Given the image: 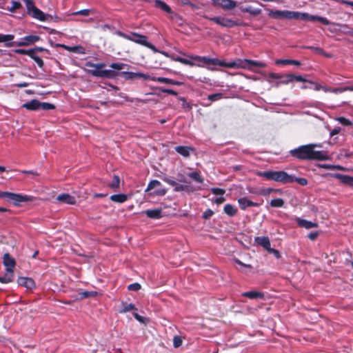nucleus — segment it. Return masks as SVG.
Masks as SVG:
<instances>
[{
	"label": "nucleus",
	"instance_id": "nucleus-1",
	"mask_svg": "<svg viewBox=\"0 0 353 353\" xmlns=\"http://www.w3.org/2000/svg\"><path fill=\"white\" fill-rule=\"evenodd\" d=\"M192 60L203 62L206 65H219L228 68H243L250 70H254L255 67L265 68L266 64L251 59H238L235 61L225 62L216 58H210L208 57H201L198 55H192L190 57Z\"/></svg>",
	"mask_w": 353,
	"mask_h": 353
},
{
	"label": "nucleus",
	"instance_id": "nucleus-2",
	"mask_svg": "<svg viewBox=\"0 0 353 353\" xmlns=\"http://www.w3.org/2000/svg\"><path fill=\"white\" fill-rule=\"evenodd\" d=\"M316 144L301 145L290 150V154L294 158L301 161H324L328 160V155L323 151L314 150Z\"/></svg>",
	"mask_w": 353,
	"mask_h": 353
},
{
	"label": "nucleus",
	"instance_id": "nucleus-3",
	"mask_svg": "<svg viewBox=\"0 0 353 353\" xmlns=\"http://www.w3.org/2000/svg\"><path fill=\"white\" fill-rule=\"evenodd\" d=\"M117 35L125 39L133 41L137 44L147 47L148 48L152 50L154 52H160L165 57H169L168 52L158 50L152 43H150L148 41V37L147 36L139 34L135 32H131L130 34H125L120 31L117 32Z\"/></svg>",
	"mask_w": 353,
	"mask_h": 353
},
{
	"label": "nucleus",
	"instance_id": "nucleus-4",
	"mask_svg": "<svg viewBox=\"0 0 353 353\" xmlns=\"http://www.w3.org/2000/svg\"><path fill=\"white\" fill-rule=\"evenodd\" d=\"M85 65L90 68H94V70H88L87 72L93 77L113 79L117 76V72L112 70H102L105 67L104 63H94L90 61L85 63Z\"/></svg>",
	"mask_w": 353,
	"mask_h": 353
},
{
	"label": "nucleus",
	"instance_id": "nucleus-5",
	"mask_svg": "<svg viewBox=\"0 0 353 353\" xmlns=\"http://www.w3.org/2000/svg\"><path fill=\"white\" fill-rule=\"evenodd\" d=\"M259 176L264 177L267 180L279 182L283 184L292 183V175L288 174L285 171H265L259 173Z\"/></svg>",
	"mask_w": 353,
	"mask_h": 353
},
{
	"label": "nucleus",
	"instance_id": "nucleus-6",
	"mask_svg": "<svg viewBox=\"0 0 353 353\" xmlns=\"http://www.w3.org/2000/svg\"><path fill=\"white\" fill-rule=\"evenodd\" d=\"M0 198L12 203L15 206H19L23 202L32 201L34 199L33 196L28 195H22L20 194L2 191H0Z\"/></svg>",
	"mask_w": 353,
	"mask_h": 353
},
{
	"label": "nucleus",
	"instance_id": "nucleus-7",
	"mask_svg": "<svg viewBox=\"0 0 353 353\" xmlns=\"http://www.w3.org/2000/svg\"><path fill=\"white\" fill-rule=\"evenodd\" d=\"M269 17L275 19H297L301 20L304 19L305 15L302 12L290 11V10H270L268 13Z\"/></svg>",
	"mask_w": 353,
	"mask_h": 353
},
{
	"label": "nucleus",
	"instance_id": "nucleus-8",
	"mask_svg": "<svg viewBox=\"0 0 353 353\" xmlns=\"http://www.w3.org/2000/svg\"><path fill=\"white\" fill-rule=\"evenodd\" d=\"M26 5L27 13L41 21L46 20V15L35 6L32 0H23Z\"/></svg>",
	"mask_w": 353,
	"mask_h": 353
},
{
	"label": "nucleus",
	"instance_id": "nucleus-9",
	"mask_svg": "<svg viewBox=\"0 0 353 353\" xmlns=\"http://www.w3.org/2000/svg\"><path fill=\"white\" fill-rule=\"evenodd\" d=\"M203 17L211 21L216 23V24L221 26L224 28H233L235 26H239L241 25V23L232 20L230 19H228L222 17H209L206 15H204Z\"/></svg>",
	"mask_w": 353,
	"mask_h": 353
},
{
	"label": "nucleus",
	"instance_id": "nucleus-10",
	"mask_svg": "<svg viewBox=\"0 0 353 353\" xmlns=\"http://www.w3.org/2000/svg\"><path fill=\"white\" fill-rule=\"evenodd\" d=\"M41 39L38 35H27L21 39V41H16V46L23 47L29 46L34 43L39 41Z\"/></svg>",
	"mask_w": 353,
	"mask_h": 353
},
{
	"label": "nucleus",
	"instance_id": "nucleus-11",
	"mask_svg": "<svg viewBox=\"0 0 353 353\" xmlns=\"http://www.w3.org/2000/svg\"><path fill=\"white\" fill-rule=\"evenodd\" d=\"M3 263L6 267V272L9 273H14V268L16 265V262L14 258H12L9 253H6L3 257Z\"/></svg>",
	"mask_w": 353,
	"mask_h": 353
},
{
	"label": "nucleus",
	"instance_id": "nucleus-12",
	"mask_svg": "<svg viewBox=\"0 0 353 353\" xmlns=\"http://www.w3.org/2000/svg\"><path fill=\"white\" fill-rule=\"evenodd\" d=\"M215 6L220 7L224 10H231L236 6V2L233 0H212Z\"/></svg>",
	"mask_w": 353,
	"mask_h": 353
},
{
	"label": "nucleus",
	"instance_id": "nucleus-13",
	"mask_svg": "<svg viewBox=\"0 0 353 353\" xmlns=\"http://www.w3.org/2000/svg\"><path fill=\"white\" fill-rule=\"evenodd\" d=\"M121 75L124 77L126 80H134L137 79L148 80L150 79V76L149 74L141 72H121Z\"/></svg>",
	"mask_w": 353,
	"mask_h": 353
},
{
	"label": "nucleus",
	"instance_id": "nucleus-14",
	"mask_svg": "<svg viewBox=\"0 0 353 353\" xmlns=\"http://www.w3.org/2000/svg\"><path fill=\"white\" fill-rule=\"evenodd\" d=\"M294 81H298V82H302V81H307V79H305L301 75H296L294 74H288L286 75H282L280 83L282 84H288Z\"/></svg>",
	"mask_w": 353,
	"mask_h": 353
},
{
	"label": "nucleus",
	"instance_id": "nucleus-15",
	"mask_svg": "<svg viewBox=\"0 0 353 353\" xmlns=\"http://www.w3.org/2000/svg\"><path fill=\"white\" fill-rule=\"evenodd\" d=\"M55 48H62L69 52L83 54L85 53V48L81 46H68L65 44L57 43Z\"/></svg>",
	"mask_w": 353,
	"mask_h": 353
},
{
	"label": "nucleus",
	"instance_id": "nucleus-16",
	"mask_svg": "<svg viewBox=\"0 0 353 353\" xmlns=\"http://www.w3.org/2000/svg\"><path fill=\"white\" fill-rule=\"evenodd\" d=\"M17 283L19 285L23 286L27 289H32L35 288V283L34 280L30 277H19L17 279Z\"/></svg>",
	"mask_w": 353,
	"mask_h": 353
},
{
	"label": "nucleus",
	"instance_id": "nucleus-17",
	"mask_svg": "<svg viewBox=\"0 0 353 353\" xmlns=\"http://www.w3.org/2000/svg\"><path fill=\"white\" fill-rule=\"evenodd\" d=\"M240 208L245 210L248 207H258L259 203L248 200L246 197H242L238 199Z\"/></svg>",
	"mask_w": 353,
	"mask_h": 353
},
{
	"label": "nucleus",
	"instance_id": "nucleus-18",
	"mask_svg": "<svg viewBox=\"0 0 353 353\" xmlns=\"http://www.w3.org/2000/svg\"><path fill=\"white\" fill-rule=\"evenodd\" d=\"M14 34H0V43H5L6 47H12L16 46V41H13Z\"/></svg>",
	"mask_w": 353,
	"mask_h": 353
},
{
	"label": "nucleus",
	"instance_id": "nucleus-19",
	"mask_svg": "<svg viewBox=\"0 0 353 353\" xmlns=\"http://www.w3.org/2000/svg\"><path fill=\"white\" fill-rule=\"evenodd\" d=\"M57 200L70 205H74L76 203L75 197L70 195L69 194H61L58 195Z\"/></svg>",
	"mask_w": 353,
	"mask_h": 353
},
{
	"label": "nucleus",
	"instance_id": "nucleus-20",
	"mask_svg": "<svg viewBox=\"0 0 353 353\" xmlns=\"http://www.w3.org/2000/svg\"><path fill=\"white\" fill-rule=\"evenodd\" d=\"M303 14H304V15H305V17H304V19H301V20H303V21H318L324 25L330 24V21L325 17L310 15L307 13H303Z\"/></svg>",
	"mask_w": 353,
	"mask_h": 353
},
{
	"label": "nucleus",
	"instance_id": "nucleus-21",
	"mask_svg": "<svg viewBox=\"0 0 353 353\" xmlns=\"http://www.w3.org/2000/svg\"><path fill=\"white\" fill-rule=\"evenodd\" d=\"M254 242L268 250L271 247L270 239L268 236H256Z\"/></svg>",
	"mask_w": 353,
	"mask_h": 353
},
{
	"label": "nucleus",
	"instance_id": "nucleus-22",
	"mask_svg": "<svg viewBox=\"0 0 353 353\" xmlns=\"http://www.w3.org/2000/svg\"><path fill=\"white\" fill-rule=\"evenodd\" d=\"M296 221L298 225L301 228L310 229V228L318 227V224L316 223H313L312 221H307L305 219H303L301 218H296Z\"/></svg>",
	"mask_w": 353,
	"mask_h": 353
},
{
	"label": "nucleus",
	"instance_id": "nucleus-23",
	"mask_svg": "<svg viewBox=\"0 0 353 353\" xmlns=\"http://www.w3.org/2000/svg\"><path fill=\"white\" fill-rule=\"evenodd\" d=\"M334 178L340 180V181L341 183H343V184L353 186V177L352 176L340 174V173L335 174L334 175Z\"/></svg>",
	"mask_w": 353,
	"mask_h": 353
},
{
	"label": "nucleus",
	"instance_id": "nucleus-24",
	"mask_svg": "<svg viewBox=\"0 0 353 353\" xmlns=\"http://www.w3.org/2000/svg\"><path fill=\"white\" fill-rule=\"evenodd\" d=\"M22 108L32 111L40 110V101L37 99H32L30 101L23 104Z\"/></svg>",
	"mask_w": 353,
	"mask_h": 353
},
{
	"label": "nucleus",
	"instance_id": "nucleus-25",
	"mask_svg": "<svg viewBox=\"0 0 353 353\" xmlns=\"http://www.w3.org/2000/svg\"><path fill=\"white\" fill-rule=\"evenodd\" d=\"M193 150L194 148L190 146L179 145L175 148V151L184 157H190V152Z\"/></svg>",
	"mask_w": 353,
	"mask_h": 353
},
{
	"label": "nucleus",
	"instance_id": "nucleus-26",
	"mask_svg": "<svg viewBox=\"0 0 353 353\" xmlns=\"http://www.w3.org/2000/svg\"><path fill=\"white\" fill-rule=\"evenodd\" d=\"M145 214L148 218L159 219L162 217V210L161 209L147 210Z\"/></svg>",
	"mask_w": 353,
	"mask_h": 353
},
{
	"label": "nucleus",
	"instance_id": "nucleus-27",
	"mask_svg": "<svg viewBox=\"0 0 353 353\" xmlns=\"http://www.w3.org/2000/svg\"><path fill=\"white\" fill-rule=\"evenodd\" d=\"M154 6L159 8L166 13L171 14L172 10L171 8L164 1L161 0H154Z\"/></svg>",
	"mask_w": 353,
	"mask_h": 353
},
{
	"label": "nucleus",
	"instance_id": "nucleus-28",
	"mask_svg": "<svg viewBox=\"0 0 353 353\" xmlns=\"http://www.w3.org/2000/svg\"><path fill=\"white\" fill-rule=\"evenodd\" d=\"M242 296L250 299H262L264 296L262 292L256 291L245 292L242 294Z\"/></svg>",
	"mask_w": 353,
	"mask_h": 353
},
{
	"label": "nucleus",
	"instance_id": "nucleus-29",
	"mask_svg": "<svg viewBox=\"0 0 353 353\" xmlns=\"http://www.w3.org/2000/svg\"><path fill=\"white\" fill-rule=\"evenodd\" d=\"M275 63L276 65H294L296 66H300L301 65V63L299 61L294 59H277L275 61Z\"/></svg>",
	"mask_w": 353,
	"mask_h": 353
},
{
	"label": "nucleus",
	"instance_id": "nucleus-30",
	"mask_svg": "<svg viewBox=\"0 0 353 353\" xmlns=\"http://www.w3.org/2000/svg\"><path fill=\"white\" fill-rule=\"evenodd\" d=\"M156 81L161 83H166L170 85H181L183 84L182 82L166 77H158L157 78Z\"/></svg>",
	"mask_w": 353,
	"mask_h": 353
},
{
	"label": "nucleus",
	"instance_id": "nucleus-31",
	"mask_svg": "<svg viewBox=\"0 0 353 353\" xmlns=\"http://www.w3.org/2000/svg\"><path fill=\"white\" fill-rule=\"evenodd\" d=\"M110 200L119 203H123L128 199V196L125 194H113L110 196Z\"/></svg>",
	"mask_w": 353,
	"mask_h": 353
},
{
	"label": "nucleus",
	"instance_id": "nucleus-32",
	"mask_svg": "<svg viewBox=\"0 0 353 353\" xmlns=\"http://www.w3.org/2000/svg\"><path fill=\"white\" fill-rule=\"evenodd\" d=\"M224 212L230 216H234L237 213V209L232 204H226L223 208Z\"/></svg>",
	"mask_w": 353,
	"mask_h": 353
},
{
	"label": "nucleus",
	"instance_id": "nucleus-33",
	"mask_svg": "<svg viewBox=\"0 0 353 353\" xmlns=\"http://www.w3.org/2000/svg\"><path fill=\"white\" fill-rule=\"evenodd\" d=\"M241 10L243 12L249 13L253 16H257L261 12L259 8H253L252 6L241 7Z\"/></svg>",
	"mask_w": 353,
	"mask_h": 353
},
{
	"label": "nucleus",
	"instance_id": "nucleus-34",
	"mask_svg": "<svg viewBox=\"0 0 353 353\" xmlns=\"http://www.w3.org/2000/svg\"><path fill=\"white\" fill-rule=\"evenodd\" d=\"M174 190L175 192H193V188L190 185H183L176 183V185L174 188Z\"/></svg>",
	"mask_w": 353,
	"mask_h": 353
},
{
	"label": "nucleus",
	"instance_id": "nucleus-35",
	"mask_svg": "<svg viewBox=\"0 0 353 353\" xmlns=\"http://www.w3.org/2000/svg\"><path fill=\"white\" fill-rule=\"evenodd\" d=\"M188 176L197 183H202L204 181V179L201 176L200 172L198 171L188 173Z\"/></svg>",
	"mask_w": 353,
	"mask_h": 353
},
{
	"label": "nucleus",
	"instance_id": "nucleus-36",
	"mask_svg": "<svg viewBox=\"0 0 353 353\" xmlns=\"http://www.w3.org/2000/svg\"><path fill=\"white\" fill-rule=\"evenodd\" d=\"M121 305H122V308L119 311L120 313H125V312H130L131 310H137V308L135 307L134 304H133V303H127L125 302H123Z\"/></svg>",
	"mask_w": 353,
	"mask_h": 353
},
{
	"label": "nucleus",
	"instance_id": "nucleus-37",
	"mask_svg": "<svg viewBox=\"0 0 353 353\" xmlns=\"http://www.w3.org/2000/svg\"><path fill=\"white\" fill-rule=\"evenodd\" d=\"M97 295V292L94 291H84L80 292L78 293V297L77 299L82 300L91 296H96Z\"/></svg>",
	"mask_w": 353,
	"mask_h": 353
},
{
	"label": "nucleus",
	"instance_id": "nucleus-38",
	"mask_svg": "<svg viewBox=\"0 0 353 353\" xmlns=\"http://www.w3.org/2000/svg\"><path fill=\"white\" fill-rule=\"evenodd\" d=\"M173 60H174L175 61L179 62V63H181L182 64L190 65V66L196 65L194 62H193L192 60H189V59H185V58H182L181 57H174Z\"/></svg>",
	"mask_w": 353,
	"mask_h": 353
},
{
	"label": "nucleus",
	"instance_id": "nucleus-39",
	"mask_svg": "<svg viewBox=\"0 0 353 353\" xmlns=\"http://www.w3.org/2000/svg\"><path fill=\"white\" fill-rule=\"evenodd\" d=\"M13 281V273H9L6 272V273L1 276H0V282L2 283H9Z\"/></svg>",
	"mask_w": 353,
	"mask_h": 353
},
{
	"label": "nucleus",
	"instance_id": "nucleus-40",
	"mask_svg": "<svg viewBox=\"0 0 353 353\" xmlns=\"http://www.w3.org/2000/svg\"><path fill=\"white\" fill-rule=\"evenodd\" d=\"M284 200L281 198L271 200L270 205L272 208H282L284 205Z\"/></svg>",
	"mask_w": 353,
	"mask_h": 353
},
{
	"label": "nucleus",
	"instance_id": "nucleus-41",
	"mask_svg": "<svg viewBox=\"0 0 353 353\" xmlns=\"http://www.w3.org/2000/svg\"><path fill=\"white\" fill-rule=\"evenodd\" d=\"M306 82L313 85H314V90H316V91H319L320 90H322L325 92H328L329 90H328V87H327V86H323V85L319 84L318 83H316L314 81H310V80H307Z\"/></svg>",
	"mask_w": 353,
	"mask_h": 353
},
{
	"label": "nucleus",
	"instance_id": "nucleus-42",
	"mask_svg": "<svg viewBox=\"0 0 353 353\" xmlns=\"http://www.w3.org/2000/svg\"><path fill=\"white\" fill-rule=\"evenodd\" d=\"M120 185V178L118 175H114L113 176V180L112 181L109 183L108 185L109 188L112 189H117L119 188Z\"/></svg>",
	"mask_w": 353,
	"mask_h": 353
},
{
	"label": "nucleus",
	"instance_id": "nucleus-43",
	"mask_svg": "<svg viewBox=\"0 0 353 353\" xmlns=\"http://www.w3.org/2000/svg\"><path fill=\"white\" fill-rule=\"evenodd\" d=\"M14 52L18 54H26L31 57V56L33 54V50L32 49H21V48H17L14 49Z\"/></svg>",
	"mask_w": 353,
	"mask_h": 353
},
{
	"label": "nucleus",
	"instance_id": "nucleus-44",
	"mask_svg": "<svg viewBox=\"0 0 353 353\" xmlns=\"http://www.w3.org/2000/svg\"><path fill=\"white\" fill-rule=\"evenodd\" d=\"M95 12L94 10L90 9H83L79 11H77L73 13L74 15H81V16H88L90 14H94Z\"/></svg>",
	"mask_w": 353,
	"mask_h": 353
},
{
	"label": "nucleus",
	"instance_id": "nucleus-45",
	"mask_svg": "<svg viewBox=\"0 0 353 353\" xmlns=\"http://www.w3.org/2000/svg\"><path fill=\"white\" fill-rule=\"evenodd\" d=\"M40 109L43 110H50L55 109V105L48 102H40Z\"/></svg>",
	"mask_w": 353,
	"mask_h": 353
},
{
	"label": "nucleus",
	"instance_id": "nucleus-46",
	"mask_svg": "<svg viewBox=\"0 0 353 353\" xmlns=\"http://www.w3.org/2000/svg\"><path fill=\"white\" fill-rule=\"evenodd\" d=\"M223 93H215L212 94H210L208 96V99L210 101H215L220 100L223 98Z\"/></svg>",
	"mask_w": 353,
	"mask_h": 353
},
{
	"label": "nucleus",
	"instance_id": "nucleus-47",
	"mask_svg": "<svg viewBox=\"0 0 353 353\" xmlns=\"http://www.w3.org/2000/svg\"><path fill=\"white\" fill-rule=\"evenodd\" d=\"M161 185L160 181L157 180H152L151 181L145 190L146 192L153 190L154 188Z\"/></svg>",
	"mask_w": 353,
	"mask_h": 353
},
{
	"label": "nucleus",
	"instance_id": "nucleus-48",
	"mask_svg": "<svg viewBox=\"0 0 353 353\" xmlns=\"http://www.w3.org/2000/svg\"><path fill=\"white\" fill-rule=\"evenodd\" d=\"M32 59H33L36 63L38 65V66L40 68H43V65H44V63H43V61L42 60L41 58H40L39 57H38L37 55L36 54H33L30 57Z\"/></svg>",
	"mask_w": 353,
	"mask_h": 353
},
{
	"label": "nucleus",
	"instance_id": "nucleus-49",
	"mask_svg": "<svg viewBox=\"0 0 353 353\" xmlns=\"http://www.w3.org/2000/svg\"><path fill=\"white\" fill-rule=\"evenodd\" d=\"M328 90H328V92H333L335 94L342 93L345 91H347L346 87H340V88H334L328 87Z\"/></svg>",
	"mask_w": 353,
	"mask_h": 353
},
{
	"label": "nucleus",
	"instance_id": "nucleus-50",
	"mask_svg": "<svg viewBox=\"0 0 353 353\" xmlns=\"http://www.w3.org/2000/svg\"><path fill=\"white\" fill-rule=\"evenodd\" d=\"M126 64L123 63H112L110 65V67L114 70H122Z\"/></svg>",
	"mask_w": 353,
	"mask_h": 353
},
{
	"label": "nucleus",
	"instance_id": "nucleus-51",
	"mask_svg": "<svg viewBox=\"0 0 353 353\" xmlns=\"http://www.w3.org/2000/svg\"><path fill=\"white\" fill-rule=\"evenodd\" d=\"M292 183L296 181L301 185H306L307 184V180L305 178H297L292 176Z\"/></svg>",
	"mask_w": 353,
	"mask_h": 353
},
{
	"label": "nucleus",
	"instance_id": "nucleus-52",
	"mask_svg": "<svg viewBox=\"0 0 353 353\" xmlns=\"http://www.w3.org/2000/svg\"><path fill=\"white\" fill-rule=\"evenodd\" d=\"M337 120L339 121V122L341 124L345 125V126H349V125H352V123L348 119H346L345 117H339L337 119Z\"/></svg>",
	"mask_w": 353,
	"mask_h": 353
},
{
	"label": "nucleus",
	"instance_id": "nucleus-53",
	"mask_svg": "<svg viewBox=\"0 0 353 353\" xmlns=\"http://www.w3.org/2000/svg\"><path fill=\"white\" fill-rule=\"evenodd\" d=\"M12 7L9 9L11 12H14L15 10L19 9L21 7V4L19 1L12 0L11 1Z\"/></svg>",
	"mask_w": 353,
	"mask_h": 353
},
{
	"label": "nucleus",
	"instance_id": "nucleus-54",
	"mask_svg": "<svg viewBox=\"0 0 353 353\" xmlns=\"http://www.w3.org/2000/svg\"><path fill=\"white\" fill-rule=\"evenodd\" d=\"M141 288V286L139 283H134L128 286V290L130 291H138Z\"/></svg>",
	"mask_w": 353,
	"mask_h": 353
},
{
	"label": "nucleus",
	"instance_id": "nucleus-55",
	"mask_svg": "<svg viewBox=\"0 0 353 353\" xmlns=\"http://www.w3.org/2000/svg\"><path fill=\"white\" fill-rule=\"evenodd\" d=\"M211 192L212 194L215 195H223L225 193V190L219 188H213L211 189Z\"/></svg>",
	"mask_w": 353,
	"mask_h": 353
},
{
	"label": "nucleus",
	"instance_id": "nucleus-56",
	"mask_svg": "<svg viewBox=\"0 0 353 353\" xmlns=\"http://www.w3.org/2000/svg\"><path fill=\"white\" fill-rule=\"evenodd\" d=\"M182 339L179 336H175L173 339V345L174 347H179L182 345Z\"/></svg>",
	"mask_w": 353,
	"mask_h": 353
},
{
	"label": "nucleus",
	"instance_id": "nucleus-57",
	"mask_svg": "<svg viewBox=\"0 0 353 353\" xmlns=\"http://www.w3.org/2000/svg\"><path fill=\"white\" fill-rule=\"evenodd\" d=\"M214 214V212L210 210V209H208L206 210L203 214V216L202 217L205 219V220H208L209 219L212 215Z\"/></svg>",
	"mask_w": 353,
	"mask_h": 353
},
{
	"label": "nucleus",
	"instance_id": "nucleus-58",
	"mask_svg": "<svg viewBox=\"0 0 353 353\" xmlns=\"http://www.w3.org/2000/svg\"><path fill=\"white\" fill-rule=\"evenodd\" d=\"M159 89L163 93H166V94L174 95V96H176L178 94V93L176 91H174V90H172V89L163 88H160Z\"/></svg>",
	"mask_w": 353,
	"mask_h": 353
},
{
	"label": "nucleus",
	"instance_id": "nucleus-59",
	"mask_svg": "<svg viewBox=\"0 0 353 353\" xmlns=\"http://www.w3.org/2000/svg\"><path fill=\"white\" fill-rule=\"evenodd\" d=\"M268 252L270 253H272L274 254V256L276 258V259H279L281 258V254L279 252V251L278 250H276V249H274V248H272L271 247L270 248V249L268 250Z\"/></svg>",
	"mask_w": 353,
	"mask_h": 353
},
{
	"label": "nucleus",
	"instance_id": "nucleus-60",
	"mask_svg": "<svg viewBox=\"0 0 353 353\" xmlns=\"http://www.w3.org/2000/svg\"><path fill=\"white\" fill-rule=\"evenodd\" d=\"M32 50H33V54H36L37 52H46L48 54L50 53V51L48 49L43 47H36L34 48H32Z\"/></svg>",
	"mask_w": 353,
	"mask_h": 353
},
{
	"label": "nucleus",
	"instance_id": "nucleus-61",
	"mask_svg": "<svg viewBox=\"0 0 353 353\" xmlns=\"http://www.w3.org/2000/svg\"><path fill=\"white\" fill-rule=\"evenodd\" d=\"M305 48L313 50L319 54H323V50L319 47L307 46V47H305Z\"/></svg>",
	"mask_w": 353,
	"mask_h": 353
},
{
	"label": "nucleus",
	"instance_id": "nucleus-62",
	"mask_svg": "<svg viewBox=\"0 0 353 353\" xmlns=\"http://www.w3.org/2000/svg\"><path fill=\"white\" fill-rule=\"evenodd\" d=\"M165 183H167L168 184L173 186L174 188V186L176 185V183L175 181L171 179L170 178H168V177H164L163 179Z\"/></svg>",
	"mask_w": 353,
	"mask_h": 353
},
{
	"label": "nucleus",
	"instance_id": "nucleus-63",
	"mask_svg": "<svg viewBox=\"0 0 353 353\" xmlns=\"http://www.w3.org/2000/svg\"><path fill=\"white\" fill-rule=\"evenodd\" d=\"M133 316L137 319L138 321L141 323H145V318L139 315L138 313H133Z\"/></svg>",
	"mask_w": 353,
	"mask_h": 353
},
{
	"label": "nucleus",
	"instance_id": "nucleus-64",
	"mask_svg": "<svg viewBox=\"0 0 353 353\" xmlns=\"http://www.w3.org/2000/svg\"><path fill=\"white\" fill-rule=\"evenodd\" d=\"M319 236V232H310L309 234H308V238L312 240V241H314Z\"/></svg>",
	"mask_w": 353,
	"mask_h": 353
}]
</instances>
